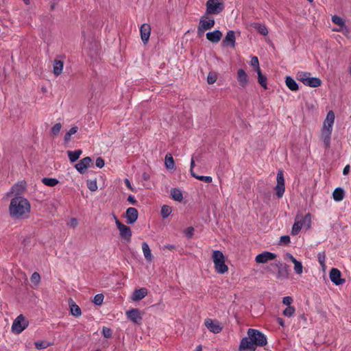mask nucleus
Here are the masks:
<instances>
[{"instance_id":"f257e3e1","label":"nucleus","mask_w":351,"mask_h":351,"mask_svg":"<svg viewBox=\"0 0 351 351\" xmlns=\"http://www.w3.org/2000/svg\"><path fill=\"white\" fill-rule=\"evenodd\" d=\"M31 205L29 201L21 196L12 198L9 206V212L12 218L14 219H24L29 217Z\"/></svg>"},{"instance_id":"f03ea898","label":"nucleus","mask_w":351,"mask_h":351,"mask_svg":"<svg viewBox=\"0 0 351 351\" xmlns=\"http://www.w3.org/2000/svg\"><path fill=\"white\" fill-rule=\"evenodd\" d=\"M212 259L214 263L215 269L217 273L223 274L228 271V267L225 264V256L221 251H213Z\"/></svg>"},{"instance_id":"7ed1b4c3","label":"nucleus","mask_w":351,"mask_h":351,"mask_svg":"<svg viewBox=\"0 0 351 351\" xmlns=\"http://www.w3.org/2000/svg\"><path fill=\"white\" fill-rule=\"evenodd\" d=\"M311 223V215L310 213L306 214L304 217L297 216L295 223L293 225L291 230L292 235H297L301 230L302 227L309 228Z\"/></svg>"},{"instance_id":"20e7f679","label":"nucleus","mask_w":351,"mask_h":351,"mask_svg":"<svg viewBox=\"0 0 351 351\" xmlns=\"http://www.w3.org/2000/svg\"><path fill=\"white\" fill-rule=\"evenodd\" d=\"M206 14L216 15L220 14L225 8L223 0H208L206 3Z\"/></svg>"},{"instance_id":"39448f33","label":"nucleus","mask_w":351,"mask_h":351,"mask_svg":"<svg viewBox=\"0 0 351 351\" xmlns=\"http://www.w3.org/2000/svg\"><path fill=\"white\" fill-rule=\"evenodd\" d=\"M249 339L257 346H264L267 344L266 336L259 330L254 328H249L247 332Z\"/></svg>"},{"instance_id":"423d86ee","label":"nucleus","mask_w":351,"mask_h":351,"mask_svg":"<svg viewBox=\"0 0 351 351\" xmlns=\"http://www.w3.org/2000/svg\"><path fill=\"white\" fill-rule=\"evenodd\" d=\"M215 21L214 19L208 16V14H205L199 20V23L197 27V35L201 36L204 32L208 29H210L214 27Z\"/></svg>"},{"instance_id":"0eeeda50","label":"nucleus","mask_w":351,"mask_h":351,"mask_svg":"<svg viewBox=\"0 0 351 351\" xmlns=\"http://www.w3.org/2000/svg\"><path fill=\"white\" fill-rule=\"evenodd\" d=\"M28 321L21 314L14 320L12 325V331L19 335L28 326Z\"/></svg>"},{"instance_id":"6e6552de","label":"nucleus","mask_w":351,"mask_h":351,"mask_svg":"<svg viewBox=\"0 0 351 351\" xmlns=\"http://www.w3.org/2000/svg\"><path fill=\"white\" fill-rule=\"evenodd\" d=\"M276 182L277 183L274 188L276 194L278 198H281L285 191L284 173L281 169L278 171Z\"/></svg>"},{"instance_id":"1a4fd4ad","label":"nucleus","mask_w":351,"mask_h":351,"mask_svg":"<svg viewBox=\"0 0 351 351\" xmlns=\"http://www.w3.org/2000/svg\"><path fill=\"white\" fill-rule=\"evenodd\" d=\"M115 223L120 232V237L125 241L130 242L132 235L130 228L122 223L116 217H114Z\"/></svg>"},{"instance_id":"9d476101","label":"nucleus","mask_w":351,"mask_h":351,"mask_svg":"<svg viewBox=\"0 0 351 351\" xmlns=\"http://www.w3.org/2000/svg\"><path fill=\"white\" fill-rule=\"evenodd\" d=\"M143 312L138 308H132L125 312L127 318L132 323L141 325L143 321Z\"/></svg>"},{"instance_id":"9b49d317","label":"nucleus","mask_w":351,"mask_h":351,"mask_svg":"<svg viewBox=\"0 0 351 351\" xmlns=\"http://www.w3.org/2000/svg\"><path fill=\"white\" fill-rule=\"evenodd\" d=\"M204 324L206 328L213 333L217 334L222 330V327L218 321H214L212 319L207 318L204 321Z\"/></svg>"},{"instance_id":"f8f14e48","label":"nucleus","mask_w":351,"mask_h":351,"mask_svg":"<svg viewBox=\"0 0 351 351\" xmlns=\"http://www.w3.org/2000/svg\"><path fill=\"white\" fill-rule=\"evenodd\" d=\"M330 279L335 285H340L345 282V279L341 278V273L337 268H332L330 271Z\"/></svg>"},{"instance_id":"ddd939ff","label":"nucleus","mask_w":351,"mask_h":351,"mask_svg":"<svg viewBox=\"0 0 351 351\" xmlns=\"http://www.w3.org/2000/svg\"><path fill=\"white\" fill-rule=\"evenodd\" d=\"M92 159L87 156L82 160H80L75 165V169L80 173H84L88 169V167H90V164H92Z\"/></svg>"},{"instance_id":"4468645a","label":"nucleus","mask_w":351,"mask_h":351,"mask_svg":"<svg viewBox=\"0 0 351 351\" xmlns=\"http://www.w3.org/2000/svg\"><path fill=\"white\" fill-rule=\"evenodd\" d=\"M256 346L253 343L249 337L241 339L239 350L240 351H255Z\"/></svg>"},{"instance_id":"2eb2a0df","label":"nucleus","mask_w":351,"mask_h":351,"mask_svg":"<svg viewBox=\"0 0 351 351\" xmlns=\"http://www.w3.org/2000/svg\"><path fill=\"white\" fill-rule=\"evenodd\" d=\"M276 255L274 253L269 252H264L263 253L258 254L256 258L255 261L257 263H265L269 261H271L275 259Z\"/></svg>"},{"instance_id":"dca6fc26","label":"nucleus","mask_w":351,"mask_h":351,"mask_svg":"<svg viewBox=\"0 0 351 351\" xmlns=\"http://www.w3.org/2000/svg\"><path fill=\"white\" fill-rule=\"evenodd\" d=\"M151 27L147 23H143L140 27L141 38L144 44H147L149 40Z\"/></svg>"},{"instance_id":"f3484780","label":"nucleus","mask_w":351,"mask_h":351,"mask_svg":"<svg viewBox=\"0 0 351 351\" xmlns=\"http://www.w3.org/2000/svg\"><path fill=\"white\" fill-rule=\"evenodd\" d=\"M138 210L133 207H130L126 210V219L128 224H133L138 219Z\"/></svg>"},{"instance_id":"a211bd4d","label":"nucleus","mask_w":351,"mask_h":351,"mask_svg":"<svg viewBox=\"0 0 351 351\" xmlns=\"http://www.w3.org/2000/svg\"><path fill=\"white\" fill-rule=\"evenodd\" d=\"M206 38L213 43H217L222 38V33L219 30H214L206 33Z\"/></svg>"},{"instance_id":"6ab92c4d","label":"nucleus","mask_w":351,"mask_h":351,"mask_svg":"<svg viewBox=\"0 0 351 351\" xmlns=\"http://www.w3.org/2000/svg\"><path fill=\"white\" fill-rule=\"evenodd\" d=\"M147 294V289L146 288H140L134 291L131 298L134 301H139L144 298Z\"/></svg>"},{"instance_id":"aec40b11","label":"nucleus","mask_w":351,"mask_h":351,"mask_svg":"<svg viewBox=\"0 0 351 351\" xmlns=\"http://www.w3.org/2000/svg\"><path fill=\"white\" fill-rule=\"evenodd\" d=\"M237 80L242 87H245L248 83V77L245 71L243 69L237 71Z\"/></svg>"},{"instance_id":"412c9836","label":"nucleus","mask_w":351,"mask_h":351,"mask_svg":"<svg viewBox=\"0 0 351 351\" xmlns=\"http://www.w3.org/2000/svg\"><path fill=\"white\" fill-rule=\"evenodd\" d=\"M335 121V114L330 110L328 112L326 119L324 121L323 128L332 130Z\"/></svg>"},{"instance_id":"4be33fe9","label":"nucleus","mask_w":351,"mask_h":351,"mask_svg":"<svg viewBox=\"0 0 351 351\" xmlns=\"http://www.w3.org/2000/svg\"><path fill=\"white\" fill-rule=\"evenodd\" d=\"M223 44L230 45L232 48L235 47V34L232 30H230L227 32L226 36L223 40Z\"/></svg>"},{"instance_id":"5701e85b","label":"nucleus","mask_w":351,"mask_h":351,"mask_svg":"<svg viewBox=\"0 0 351 351\" xmlns=\"http://www.w3.org/2000/svg\"><path fill=\"white\" fill-rule=\"evenodd\" d=\"M332 130L322 128V139L325 145L326 148H328L330 145V136Z\"/></svg>"},{"instance_id":"b1692460","label":"nucleus","mask_w":351,"mask_h":351,"mask_svg":"<svg viewBox=\"0 0 351 351\" xmlns=\"http://www.w3.org/2000/svg\"><path fill=\"white\" fill-rule=\"evenodd\" d=\"M64 62L61 60L55 59L53 64V73L56 76L60 75L63 70Z\"/></svg>"},{"instance_id":"393cba45","label":"nucleus","mask_w":351,"mask_h":351,"mask_svg":"<svg viewBox=\"0 0 351 351\" xmlns=\"http://www.w3.org/2000/svg\"><path fill=\"white\" fill-rule=\"evenodd\" d=\"M142 250L143 252L144 257L148 263H151L153 261V256L151 252L149 245L146 242L142 243Z\"/></svg>"},{"instance_id":"a878e982","label":"nucleus","mask_w":351,"mask_h":351,"mask_svg":"<svg viewBox=\"0 0 351 351\" xmlns=\"http://www.w3.org/2000/svg\"><path fill=\"white\" fill-rule=\"evenodd\" d=\"M278 271L277 277L278 278H288L289 274V266L287 265H282L280 264V265H278Z\"/></svg>"},{"instance_id":"bb28decb","label":"nucleus","mask_w":351,"mask_h":351,"mask_svg":"<svg viewBox=\"0 0 351 351\" xmlns=\"http://www.w3.org/2000/svg\"><path fill=\"white\" fill-rule=\"evenodd\" d=\"M322 83V80L319 78L311 77L310 75L304 85L312 88H317L320 86Z\"/></svg>"},{"instance_id":"cd10ccee","label":"nucleus","mask_w":351,"mask_h":351,"mask_svg":"<svg viewBox=\"0 0 351 351\" xmlns=\"http://www.w3.org/2000/svg\"><path fill=\"white\" fill-rule=\"evenodd\" d=\"M285 84L288 88L292 91H297L299 89V86L296 82L290 76H287L285 77Z\"/></svg>"},{"instance_id":"c85d7f7f","label":"nucleus","mask_w":351,"mask_h":351,"mask_svg":"<svg viewBox=\"0 0 351 351\" xmlns=\"http://www.w3.org/2000/svg\"><path fill=\"white\" fill-rule=\"evenodd\" d=\"M331 20L333 23H335L340 27V28L339 29H336V31L339 32V31L343 30V29L344 27L346 28L344 20L341 17H340L337 15H334L332 16Z\"/></svg>"},{"instance_id":"c756f323","label":"nucleus","mask_w":351,"mask_h":351,"mask_svg":"<svg viewBox=\"0 0 351 351\" xmlns=\"http://www.w3.org/2000/svg\"><path fill=\"white\" fill-rule=\"evenodd\" d=\"M82 151L81 149H77L75 151H68L67 154L71 162H74L77 160L82 154Z\"/></svg>"},{"instance_id":"7c9ffc66","label":"nucleus","mask_w":351,"mask_h":351,"mask_svg":"<svg viewBox=\"0 0 351 351\" xmlns=\"http://www.w3.org/2000/svg\"><path fill=\"white\" fill-rule=\"evenodd\" d=\"M332 197L335 201L340 202L344 198V191L341 188H336L333 193Z\"/></svg>"},{"instance_id":"2f4dec72","label":"nucleus","mask_w":351,"mask_h":351,"mask_svg":"<svg viewBox=\"0 0 351 351\" xmlns=\"http://www.w3.org/2000/svg\"><path fill=\"white\" fill-rule=\"evenodd\" d=\"M171 197L178 202H181L183 199L182 191L180 189L173 188L171 190Z\"/></svg>"},{"instance_id":"473e14b6","label":"nucleus","mask_w":351,"mask_h":351,"mask_svg":"<svg viewBox=\"0 0 351 351\" xmlns=\"http://www.w3.org/2000/svg\"><path fill=\"white\" fill-rule=\"evenodd\" d=\"M71 313L75 317H80L82 314V311L78 305H77L74 302H71L69 304Z\"/></svg>"},{"instance_id":"72a5a7b5","label":"nucleus","mask_w":351,"mask_h":351,"mask_svg":"<svg viewBox=\"0 0 351 351\" xmlns=\"http://www.w3.org/2000/svg\"><path fill=\"white\" fill-rule=\"evenodd\" d=\"M253 27L256 29L261 35L267 36L268 34V29L267 27L262 23H256L253 25Z\"/></svg>"},{"instance_id":"f704fd0d","label":"nucleus","mask_w":351,"mask_h":351,"mask_svg":"<svg viewBox=\"0 0 351 351\" xmlns=\"http://www.w3.org/2000/svg\"><path fill=\"white\" fill-rule=\"evenodd\" d=\"M310 75L309 72L298 71L296 74V79L304 84Z\"/></svg>"},{"instance_id":"c9c22d12","label":"nucleus","mask_w":351,"mask_h":351,"mask_svg":"<svg viewBox=\"0 0 351 351\" xmlns=\"http://www.w3.org/2000/svg\"><path fill=\"white\" fill-rule=\"evenodd\" d=\"M165 166L168 169H173L174 168V160L170 154H167L165 156Z\"/></svg>"},{"instance_id":"e433bc0d","label":"nucleus","mask_w":351,"mask_h":351,"mask_svg":"<svg viewBox=\"0 0 351 351\" xmlns=\"http://www.w3.org/2000/svg\"><path fill=\"white\" fill-rule=\"evenodd\" d=\"M258 74V81L262 87L264 88H267V77L265 75H263L261 73V69H258V71H256Z\"/></svg>"},{"instance_id":"4c0bfd02","label":"nucleus","mask_w":351,"mask_h":351,"mask_svg":"<svg viewBox=\"0 0 351 351\" xmlns=\"http://www.w3.org/2000/svg\"><path fill=\"white\" fill-rule=\"evenodd\" d=\"M42 182L48 186H54L58 183V180L56 178H43L42 179Z\"/></svg>"},{"instance_id":"58836bf2","label":"nucleus","mask_w":351,"mask_h":351,"mask_svg":"<svg viewBox=\"0 0 351 351\" xmlns=\"http://www.w3.org/2000/svg\"><path fill=\"white\" fill-rule=\"evenodd\" d=\"M172 209L169 206L163 205L161 208V215L163 218H167L171 213Z\"/></svg>"},{"instance_id":"ea45409f","label":"nucleus","mask_w":351,"mask_h":351,"mask_svg":"<svg viewBox=\"0 0 351 351\" xmlns=\"http://www.w3.org/2000/svg\"><path fill=\"white\" fill-rule=\"evenodd\" d=\"M25 183L24 182H20L12 186V189L13 192L19 194L25 189Z\"/></svg>"},{"instance_id":"a19ab883","label":"nucleus","mask_w":351,"mask_h":351,"mask_svg":"<svg viewBox=\"0 0 351 351\" xmlns=\"http://www.w3.org/2000/svg\"><path fill=\"white\" fill-rule=\"evenodd\" d=\"M192 176L206 183H210L213 180V178L210 176H197L194 172H192Z\"/></svg>"},{"instance_id":"79ce46f5","label":"nucleus","mask_w":351,"mask_h":351,"mask_svg":"<svg viewBox=\"0 0 351 351\" xmlns=\"http://www.w3.org/2000/svg\"><path fill=\"white\" fill-rule=\"evenodd\" d=\"M294 264V271L297 274H301L303 271V266L301 262L298 260L293 261Z\"/></svg>"},{"instance_id":"37998d69","label":"nucleus","mask_w":351,"mask_h":351,"mask_svg":"<svg viewBox=\"0 0 351 351\" xmlns=\"http://www.w3.org/2000/svg\"><path fill=\"white\" fill-rule=\"evenodd\" d=\"M295 308L294 306H287L284 311H283V315L290 317H291L294 313H295Z\"/></svg>"},{"instance_id":"c03bdc74","label":"nucleus","mask_w":351,"mask_h":351,"mask_svg":"<svg viewBox=\"0 0 351 351\" xmlns=\"http://www.w3.org/2000/svg\"><path fill=\"white\" fill-rule=\"evenodd\" d=\"M217 79V75L215 72H210L207 77V82L209 84H213Z\"/></svg>"},{"instance_id":"a18cd8bd","label":"nucleus","mask_w":351,"mask_h":351,"mask_svg":"<svg viewBox=\"0 0 351 351\" xmlns=\"http://www.w3.org/2000/svg\"><path fill=\"white\" fill-rule=\"evenodd\" d=\"M104 299V295L101 293H98L95 295L94 299H93V302L95 304H96L97 306H100L102 304Z\"/></svg>"},{"instance_id":"49530a36","label":"nucleus","mask_w":351,"mask_h":351,"mask_svg":"<svg viewBox=\"0 0 351 351\" xmlns=\"http://www.w3.org/2000/svg\"><path fill=\"white\" fill-rule=\"evenodd\" d=\"M62 125L60 123H56L51 129V132L53 135L56 136L60 132Z\"/></svg>"},{"instance_id":"de8ad7c7","label":"nucleus","mask_w":351,"mask_h":351,"mask_svg":"<svg viewBox=\"0 0 351 351\" xmlns=\"http://www.w3.org/2000/svg\"><path fill=\"white\" fill-rule=\"evenodd\" d=\"M87 187L91 191H95L97 189V184L95 180H88Z\"/></svg>"},{"instance_id":"09e8293b","label":"nucleus","mask_w":351,"mask_h":351,"mask_svg":"<svg viewBox=\"0 0 351 351\" xmlns=\"http://www.w3.org/2000/svg\"><path fill=\"white\" fill-rule=\"evenodd\" d=\"M250 64L252 66L255 68L256 71H258V69H260L258 59L256 56L252 58Z\"/></svg>"},{"instance_id":"8fccbe9b","label":"nucleus","mask_w":351,"mask_h":351,"mask_svg":"<svg viewBox=\"0 0 351 351\" xmlns=\"http://www.w3.org/2000/svg\"><path fill=\"white\" fill-rule=\"evenodd\" d=\"M102 332L106 338H110L112 337V330L110 328L103 327Z\"/></svg>"},{"instance_id":"3c124183","label":"nucleus","mask_w":351,"mask_h":351,"mask_svg":"<svg viewBox=\"0 0 351 351\" xmlns=\"http://www.w3.org/2000/svg\"><path fill=\"white\" fill-rule=\"evenodd\" d=\"M317 258H318V261H319V263L320 264V265H322V267H324L325 266V254L324 253H319L318 255H317Z\"/></svg>"},{"instance_id":"603ef678","label":"nucleus","mask_w":351,"mask_h":351,"mask_svg":"<svg viewBox=\"0 0 351 351\" xmlns=\"http://www.w3.org/2000/svg\"><path fill=\"white\" fill-rule=\"evenodd\" d=\"M184 234L188 238H191L194 234V228L193 227H189L184 230Z\"/></svg>"},{"instance_id":"864d4df0","label":"nucleus","mask_w":351,"mask_h":351,"mask_svg":"<svg viewBox=\"0 0 351 351\" xmlns=\"http://www.w3.org/2000/svg\"><path fill=\"white\" fill-rule=\"evenodd\" d=\"M40 280V277L39 274L37 272L33 273V274L32 275V277H31L32 282H33L34 283H38V282H39Z\"/></svg>"},{"instance_id":"5fc2aeb1","label":"nucleus","mask_w":351,"mask_h":351,"mask_svg":"<svg viewBox=\"0 0 351 351\" xmlns=\"http://www.w3.org/2000/svg\"><path fill=\"white\" fill-rule=\"evenodd\" d=\"M293 302V299L290 296H286L282 298V303L287 306H289Z\"/></svg>"},{"instance_id":"6e6d98bb","label":"nucleus","mask_w":351,"mask_h":351,"mask_svg":"<svg viewBox=\"0 0 351 351\" xmlns=\"http://www.w3.org/2000/svg\"><path fill=\"white\" fill-rule=\"evenodd\" d=\"M105 165L104 160L101 157H98L95 161V165L99 168H102Z\"/></svg>"},{"instance_id":"4d7b16f0","label":"nucleus","mask_w":351,"mask_h":351,"mask_svg":"<svg viewBox=\"0 0 351 351\" xmlns=\"http://www.w3.org/2000/svg\"><path fill=\"white\" fill-rule=\"evenodd\" d=\"M280 243L284 244H288L290 243V237L287 235L282 236L280 237Z\"/></svg>"},{"instance_id":"13d9d810","label":"nucleus","mask_w":351,"mask_h":351,"mask_svg":"<svg viewBox=\"0 0 351 351\" xmlns=\"http://www.w3.org/2000/svg\"><path fill=\"white\" fill-rule=\"evenodd\" d=\"M77 130L78 128L77 126H73L67 132V133L71 136L73 134H75L77 132Z\"/></svg>"},{"instance_id":"bf43d9fd","label":"nucleus","mask_w":351,"mask_h":351,"mask_svg":"<svg viewBox=\"0 0 351 351\" xmlns=\"http://www.w3.org/2000/svg\"><path fill=\"white\" fill-rule=\"evenodd\" d=\"M128 201L132 204H135L137 202V201L136 200L135 197L133 195H129L128 197Z\"/></svg>"},{"instance_id":"052dcab7","label":"nucleus","mask_w":351,"mask_h":351,"mask_svg":"<svg viewBox=\"0 0 351 351\" xmlns=\"http://www.w3.org/2000/svg\"><path fill=\"white\" fill-rule=\"evenodd\" d=\"M69 225L72 227H75L77 225V220L75 218H71Z\"/></svg>"},{"instance_id":"680f3d73","label":"nucleus","mask_w":351,"mask_h":351,"mask_svg":"<svg viewBox=\"0 0 351 351\" xmlns=\"http://www.w3.org/2000/svg\"><path fill=\"white\" fill-rule=\"evenodd\" d=\"M286 259H289L292 263L296 261V259L293 257V256L289 253H287L285 256Z\"/></svg>"},{"instance_id":"e2e57ef3","label":"nucleus","mask_w":351,"mask_h":351,"mask_svg":"<svg viewBox=\"0 0 351 351\" xmlns=\"http://www.w3.org/2000/svg\"><path fill=\"white\" fill-rule=\"evenodd\" d=\"M277 322L279 324L280 326H281L282 327H284L285 326V321L283 320L282 318L281 317H278L277 318Z\"/></svg>"},{"instance_id":"0e129e2a","label":"nucleus","mask_w":351,"mask_h":351,"mask_svg":"<svg viewBox=\"0 0 351 351\" xmlns=\"http://www.w3.org/2000/svg\"><path fill=\"white\" fill-rule=\"evenodd\" d=\"M164 248H166V249H167V250H169L170 251H172V250L176 249V246L173 245H169H169H165Z\"/></svg>"},{"instance_id":"69168bd1","label":"nucleus","mask_w":351,"mask_h":351,"mask_svg":"<svg viewBox=\"0 0 351 351\" xmlns=\"http://www.w3.org/2000/svg\"><path fill=\"white\" fill-rule=\"evenodd\" d=\"M125 186L129 189H130L131 191H133V189L131 186V184H130V182L129 181L128 179H125Z\"/></svg>"},{"instance_id":"338daca9","label":"nucleus","mask_w":351,"mask_h":351,"mask_svg":"<svg viewBox=\"0 0 351 351\" xmlns=\"http://www.w3.org/2000/svg\"><path fill=\"white\" fill-rule=\"evenodd\" d=\"M350 171V165H346L343 170V175H347Z\"/></svg>"},{"instance_id":"774afa93","label":"nucleus","mask_w":351,"mask_h":351,"mask_svg":"<svg viewBox=\"0 0 351 351\" xmlns=\"http://www.w3.org/2000/svg\"><path fill=\"white\" fill-rule=\"evenodd\" d=\"M36 348L38 349H43L45 348V346L43 345V343L36 342L35 343Z\"/></svg>"}]
</instances>
